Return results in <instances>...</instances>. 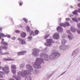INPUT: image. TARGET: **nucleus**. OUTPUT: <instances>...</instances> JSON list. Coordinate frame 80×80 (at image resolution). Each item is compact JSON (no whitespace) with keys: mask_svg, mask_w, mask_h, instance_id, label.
<instances>
[{"mask_svg":"<svg viewBox=\"0 0 80 80\" xmlns=\"http://www.w3.org/2000/svg\"><path fill=\"white\" fill-rule=\"evenodd\" d=\"M78 2H80V0H78Z\"/></svg>","mask_w":80,"mask_h":80,"instance_id":"46","label":"nucleus"},{"mask_svg":"<svg viewBox=\"0 0 80 80\" xmlns=\"http://www.w3.org/2000/svg\"><path fill=\"white\" fill-rule=\"evenodd\" d=\"M18 40L21 42V43L22 45H25L26 44V42L25 41V40L23 39H22L21 38H19L18 39Z\"/></svg>","mask_w":80,"mask_h":80,"instance_id":"4","label":"nucleus"},{"mask_svg":"<svg viewBox=\"0 0 80 80\" xmlns=\"http://www.w3.org/2000/svg\"><path fill=\"white\" fill-rule=\"evenodd\" d=\"M7 37L8 38H10V37H11V36L10 35H7Z\"/></svg>","mask_w":80,"mask_h":80,"instance_id":"34","label":"nucleus"},{"mask_svg":"<svg viewBox=\"0 0 80 80\" xmlns=\"http://www.w3.org/2000/svg\"><path fill=\"white\" fill-rule=\"evenodd\" d=\"M77 32L78 33H80V31L78 30H77Z\"/></svg>","mask_w":80,"mask_h":80,"instance_id":"38","label":"nucleus"},{"mask_svg":"<svg viewBox=\"0 0 80 80\" xmlns=\"http://www.w3.org/2000/svg\"><path fill=\"white\" fill-rule=\"evenodd\" d=\"M60 26H62V27H66V25H65V24L63 23H61L60 24Z\"/></svg>","mask_w":80,"mask_h":80,"instance_id":"16","label":"nucleus"},{"mask_svg":"<svg viewBox=\"0 0 80 80\" xmlns=\"http://www.w3.org/2000/svg\"><path fill=\"white\" fill-rule=\"evenodd\" d=\"M38 54V52L37 51H36L34 52V55H37Z\"/></svg>","mask_w":80,"mask_h":80,"instance_id":"27","label":"nucleus"},{"mask_svg":"<svg viewBox=\"0 0 80 80\" xmlns=\"http://www.w3.org/2000/svg\"><path fill=\"white\" fill-rule=\"evenodd\" d=\"M1 64V62H0V65Z\"/></svg>","mask_w":80,"mask_h":80,"instance_id":"47","label":"nucleus"},{"mask_svg":"<svg viewBox=\"0 0 80 80\" xmlns=\"http://www.w3.org/2000/svg\"><path fill=\"white\" fill-rule=\"evenodd\" d=\"M22 5H23V2H20V3H19L20 6H22Z\"/></svg>","mask_w":80,"mask_h":80,"instance_id":"33","label":"nucleus"},{"mask_svg":"<svg viewBox=\"0 0 80 80\" xmlns=\"http://www.w3.org/2000/svg\"><path fill=\"white\" fill-rule=\"evenodd\" d=\"M77 12H78L79 13H80V9H79L78 11L75 10L74 11L72 12L73 14L74 15H78V14H77Z\"/></svg>","mask_w":80,"mask_h":80,"instance_id":"7","label":"nucleus"},{"mask_svg":"<svg viewBox=\"0 0 80 80\" xmlns=\"http://www.w3.org/2000/svg\"><path fill=\"white\" fill-rule=\"evenodd\" d=\"M77 25L78 29H80V23H78Z\"/></svg>","mask_w":80,"mask_h":80,"instance_id":"29","label":"nucleus"},{"mask_svg":"<svg viewBox=\"0 0 80 80\" xmlns=\"http://www.w3.org/2000/svg\"><path fill=\"white\" fill-rule=\"evenodd\" d=\"M46 44H45V45Z\"/></svg>","mask_w":80,"mask_h":80,"instance_id":"55","label":"nucleus"},{"mask_svg":"<svg viewBox=\"0 0 80 80\" xmlns=\"http://www.w3.org/2000/svg\"><path fill=\"white\" fill-rule=\"evenodd\" d=\"M62 28H61V27H60L59 26L57 28V31H58L59 30H60Z\"/></svg>","mask_w":80,"mask_h":80,"instance_id":"21","label":"nucleus"},{"mask_svg":"<svg viewBox=\"0 0 80 80\" xmlns=\"http://www.w3.org/2000/svg\"><path fill=\"white\" fill-rule=\"evenodd\" d=\"M72 20H73L74 21H75L76 22H78V20H77V19H76L75 18H72Z\"/></svg>","mask_w":80,"mask_h":80,"instance_id":"25","label":"nucleus"},{"mask_svg":"<svg viewBox=\"0 0 80 80\" xmlns=\"http://www.w3.org/2000/svg\"><path fill=\"white\" fill-rule=\"evenodd\" d=\"M26 28L27 32H29L30 31V28L29 27L27 26Z\"/></svg>","mask_w":80,"mask_h":80,"instance_id":"20","label":"nucleus"},{"mask_svg":"<svg viewBox=\"0 0 80 80\" xmlns=\"http://www.w3.org/2000/svg\"><path fill=\"white\" fill-rule=\"evenodd\" d=\"M45 57H46L45 60L46 61L48 60L50 58V57L48 55H46Z\"/></svg>","mask_w":80,"mask_h":80,"instance_id":"14","label":"nucleus"},{"mask_svg":"<svg viewBox=\"0 0 80 80\" xmlns=\"http://www.w3.org/2000/svg\"><path fill=\"white\" fill-rule=\"evenodd\" d=\"M21 37L22 38H25L26 37V33L23 32H21Z\"/></svg>","mask_w":80,"mask_h":80,"instance_id":"9","label":"nucleus"},{"mask_svg":"<svg viewBox=\"0 0 80 80\" xmlns=\"http://www.w3.org/2000/svg\"><path fill=\"white\" fill-rule=\"evenodd\" d=\"M27 53V52L26 51H22L21 52H19L18 53V55H23L24 54H25Z\"/></svg>","mask_w":80,"mask_h":80,"instance_id":"6","label":"nucleus"},{"mask_svg":"<svg viewBox=\"0 0 80 80\" xmlns=\"http://www.w3.org/2000/svg\"><path fill=\"white\" fill-rule=\"evenodd\" d=\"M47 42L48 43V44L49 45H51L50 44L52 43V42H53V40H52V39H48L47 40Z\"/></svg>","mask_w":80,"mask_h":80,"instance_id":"10","label":"nucleus"},{"mask_svg":"<svg viewBox=\"0 0 80 80\" xmlns=\"http://www.w3.org/2000/svg\"><path fill=\"white\" fill-rule=\"evenodd\" d=\"M2 37H6V35H5V34L3 33H0V39H1Z\"/></svg>","mask_w":80,"mask_h":80,"instance_id":"13","label":"nucleus"},{"mask_svg":"<svg viewBox=\"0 0 80 80\" xmlns=\"http://www.w3.org/2000/svg\"><path fill=\"white\" fill-rule=\"evenodd\" d=\"M71 30L72 32H76V30H75V28L74 27L72 26L71 28Z\"/></svg>","mask_w":80,"mask_h":80,"instance_id":"11","label":"nucleus"},{"mask_svg":"<svg viewBox=\"0 0 80 80\" xmlns=\"http://www.w3.org/2000/svg\"><path fill=\"white\" fill-rule=\"evenodd\" d=\"M67 33H69V34L70 35L71 34V33L70 32V31L69 30H67Z\"/></svg>","mask_w":80,"mask_h":80,"instance_id":"35","label":"nucleus"},{"mask_svg":"<svg viewBox=\"0 0 80 80\" xmlns=\"http://www.w3.org/2000/svg\"><path fill=\"white\" fill-rule=\"evenodd\" d=\"M8 48V47H6L5 46L4 47H2V46H1L0 47V51L2 50V49H5V50H7Z\"/></svg>","mask_w":80,"mask_h":80,"instance_id":"12","label":"nucleus"},{"mask_svg":"<svg viewBox=\"0 0 80 80\" xmlns=\"http://www.w3.org/2000/svg\"><path fill=\"white\" fill-rule=\"evenodd\" d=\"M15 60L13 59L12 58H8V59H5L4 58L3 59V61H13Z\"/></svg>","mask_w":80,"mask_h":80,"instance_id":"8","label":"nucleus"},{"mask_svg":"<svg viewBox=\"0 0 80 80\" xmlns=\"http://www.w3.org/2000/svg\"><path fill=\"white\" fill-rule=\"evenodd\" d=\"M32 38V37H31V38Z\"/></svg>","mask_w":80,"mask_h":80,"instance_id":"56","label":"nucleus"},{"mask_svg":"<svg viewBox=\"0 0 80 80\" xmlns=\"http://www.w3.org/2000/svg\"><path fill=\"white\" fill-rule=\"evenodd\" d=\"M0 77H1V78H3V76H0Z\"/></svg>","mask_w":80,"mask_h":80,"instance_id":"44","label":"nucleus"},{"mask_svg":"<svg viewBox=\"0 0 80 80\" xmlns=\"http://www.w3.org/2000/svg\"><path fill=\"white\" fill-rule=\"evenodd\" d=\"M4 41V39H2V41Z\"/></svg>","mask_w":80,"mask_h":80,"instance_id":"43","label":"nucleus"},{"mask_svg":"<svg viewBox=\"0 0 80 80\" xmlns=\"http://www.w3.org/2000/svg\"><path fill=\"white\" fill-rule=\"evenodd\" d=\"M66 21H70V18H66Z\"/></svg>","mask_w":80,"mask_h":80,"instance_id":"30","label":"nucleus"},{"mask_svg":"<svg viewBox=\"0 0 80 80\" xmlns=\"http://www.w3.org/2000/svg\"><path fill=\"white\" fill-rule=\"evenodd\" d=\"M2 73H3V72H2Z\"/></svg>","mask_w":80,"mask_h":80,"instance_id":"48","label":"nucleus"},{"mask_svg":"<svg viewBox=\"0 0 80 80\" xmlns=\"http://www.w3.org/2000/svg\"><path fill=\"white\" fill-rule=\"evenodd\" d=\"M0 53H1V52H0Z\"/></svg>","mask_w":80,"mask_h":80,"instance_id":"53","label":"nucleus"},{"mask_svg":"<svg viewBox=\"0 0 80 80\" xmlns=\"http://www.w3.org/2000/svg\"><path fill=\"white\" fill-rule=\"evenodd\" d=\"M2 28L0 27V31H2Z\"/></svg>","mask_w":80,"mask_h":80,"instance_id":"40","label":"nucleus"},{"mask_svg":"<svg viewBox=\"0 0 80 80\" xmlns=\"http://www.w3.org/2000/svg\"><path fill=\"white\" fill-rule=\"evenodd\" d=\"M16 33H19L20 32L19 30H16L15 31Z\"/></svg>","mask_w":80,"mask_h":80,"instance_id":"31","label":"nucleus"},{"mask_svg":"<svg viewBox=\"0 0 80 80\" xmlns=\"http://www.w3.org/2000/svg\"><path fill=\"white\" fill-rule=\"evenodd\" d=\"M66 42V40H65L64 39H63L62 40V44H65Z\"/></svg>","mask_w":80,"mask_h":80,"instance_id":"18","label":"nucleus"},{"mask_svg":"<svg viewBox=\"0 0 80 80\" xmlns=\"http://www.w3.org/2000/svg\"><path fill=\"white\" fill-rule=\"evenodd\" d=\"M78 20H80V18H78Z\"/></svg>","mask_w":80,"mask_h":80,"instance_id":"45","label":"nucleus"},{"mask_svg":"<svg viewBox=\"0 0 80 80\" xmlns=\"http://www.w3.org/2000/svg\"><path fill=\"white\" fill-rule=\"evenodd\" d=\"M11 68H12V72L13 73H16V71L15 70L14 71V69L15 70L16 69V66L14 65H11Z\"/></svg>","mask_w":80,"mask_h":80,"instance_id":"3","label":"nucleus"},{"mask_svg":"<svg viewBox=\"0 0 80 80\" xmlns=\"http://www.w3.org/2000/svg\"><path fill=\"white\" fill-rule=\"evenodd\" d=\"M23 20H24V22H25L26 23H28V21L27 20V19L24 18L23 19Z\"/></svg>","mask_w":80,"mask_h":80,"instance_id":"22","label":"nucleus"},{"mask_svg":"<svg viewBox=\"0 0 80 80\" xmlns=\"http://www.w3.org/2000/svg\"><path fill=\"white\" fill-rule=\"evenodd\" d=\"M49 35H45V36L44 37L45 39H47V38H48V37H49Z\"/></svg>","mask_w":80,"mask_h":80,"instance_id":"24","label":"nucleus"},{"mask_svg":"<svg viewBox=\"0 0 80 80\" xmlns=\"http://www.w3.org/2000/svg\"><path fill=\"white\" fill-rule=\"evenodd\" d=\"M8 68V67L7 66H5V68H2L1 67H0V70L2 69V70L4 71L5 73H9Z\"/></svg>","mask_w":80,"mask_h":80,"instance_id":"1","label":"nucleus"},{"mask_svg":"<svg viewBox=\"0 0 80 80\" xmlns=\"http://www.w3.org/2000/svg\"><path fill=\"white\" fill-rule=\"evenodd\" d=\"M2 43L4 44V45L5 46L8 45V44L7 42H3Z\"/></svg>","mask_w":80,"mask_h":80,"instance_id":"26","label":"nucleus"},{"mask_svg":"<svg viewBox=\"0 0 80 80\" xmlns=\"http://www.w3.org/2000/svg\"><path fill=\"white\" fill-rule=\"evenodd\" d=\"M4 54L5 55H8V54H9V52H5L4 53Z\"/></svg>","mask_w":80,"mask_h":80,"instance_id":"36","label":"nucleus"},{"mask_svg":"<svg viewBox=\"0 0 80 80\" xmlns=\"http://www.w3.org/2000/svg\"><path fill=\"white\" fill-rule=\"evenodd\" d=\"M20 74H21V75H22V76H23L22 75V74H23V73H22V72H21Z\"/></svg>","mask_w":80,"mask_h":80,"instance_id":"41","label":"nucleus"},{"mask_svg":"<svg viewBox=\"0 0 80 80\" xmlns=\"http://www.w3.org/2000/svg\"><path fill=\"white\" fill-rule=\"evenodd\" d=\"M65 23L66 24V25L67 26H70V24H69V23L68 22H66Z\"/></svg>","mask_w":80,"mask_h":80,"instance_id":"28","label":"nucleus"},{"mask_svg":"<svg viewBox=\"0 0 80 80\" xmlns=\"http://www.w3.org/2000/svg\"><path fill=\"white\" fill-rule=\"evenodd\" d=\"M53 37L55 39H58L59 38V34L58 33H55L53 35Z\"/></svg>","mask_w":80,"mask_h":80,"instance_id":"5","label":"nucleus"},{"mask_svg":"<svg viewBox=\"0 0 80 80\" xmlns=\"http://www.w3.org/2000/svg\"><path fill=\"white\" fill-rule=\"evenodd\" d=\"M30 35H33L34 34V32H33V31H30Z\"/></svg>","mask_w":80,"mask_h":80,"instance_id":"17","label":"nucleus"},{"mask_svg":"<svg viewBox=\"0 0 80 80\" xmlns=\"http://www.w3.org/2000/svg\"><path fill=\"white\" fill-rule=\"evenodd\" d=\"M14 77V76H13V77Z\"/></svg>","mask_w":80,"mask_h":80,"instance_id":"51","label":"nucleus"},{"mask_svg":"<svg viewBox=\"0 0 80 80\" xmlns=\"http://www.w3.org/2000/svg\"><path fill=\"white\" fill-rule=\"evenodd\" d=\"M68 38L70 40H72V38H72V37L69 35L68 36Z\"/></svg>","mask_w":80,"mask_h":80,"instance_id":"23","label":"nucleus"},{"mask_svg":"<svg viewBox=\"0 0 80 80\" xmlns=\"http://www.w3.org/2000/svg\"><path fill=\"white\" fill-rule=\"evenodd\" d=\"M15 78H16V80H19V79H20V78L19 77H17V78L15 77Z\"/></svg>","mask_w":80,"mask_h":80,"instance_id":"32","label":"nucleus"},{"mask_svg":"<svg viewBox=\"0 0 80 80\" xmlns=\"http://www.w3.org/2000/svg\"><path fill=\"white\" fill-rule=\"evenodd\" d=\"M2 43H1L2 44Z\"/></svg>","mask_w":80,"mask_h":80,"instance_id":"49","label":"nucleus"},{"mask_svg":"<svg viewBox=\"0 0 80 80\" xmlns=\"http://www.w3.org/2000/svg\"><path fill=\"white\" fill-rule=\"evenodd\" d=\"M33 36H34V35H33Z\"/></svg>","mask_w":80,"mask_h":80,"instance_id":"54","label":"nucleus"},{"mask_svg":"<svg viewBox=\"0 0 80 80\" xmlns=\"http://www.w3.org/2000/svg\"><path fill=\"white\" fill-rule=\"evenodd\" d=\"M78 7H80V3H78Z\"/></svg>","mask_w":80,"mask_h":80,"instance_id":"39","label":"nucleus"},{"mask_svg":"<svg viewBox=\"0 0 80 80\" xmlns=\"http://www.w3.org/2000/svg\"><path fill=\"white\" fill-rule=\"evenodd\" d=\"M70 7H71L72 8H73V6H70Z\"/></svg>","mask_w":80,"mask_h":80,"instance_id":"42","label":"nucleus"},{"mask_svg":"<svg viewBox=\"0 0 80 80\" xmlns=\"http://www.w3.org/2000/svg\"><path fill=\"white\" fill-rule=\"evenodd\" d=\"M60 55V54L57 52H54L52 53L51 55H50V57L51 56H54V57H59Z\"/></svg>","mask_w":80,"mask_h":80,"instance_id":"2","label":"nucleus"},{"mask_svg":"<svg viewBox=\"0 0 80 80\" xmlns=\"http://www.w3.org/2000/svg\"><path fill=\"white\" fill-rule=\"evenodd\" d=\"M12 40H15V37H12Z\"/></svg>","mask_w":80,"mask_h":80,"instance_id":"37","label":"nucleus"},{"mask_svg":"<svg viewBox=\"0 0 80 80\" xmlns=\"http://www.w3.org/2000/svg\"><path fill=\"white\" fill-rule=\"evenodd\" d=\"M35 32L36 34L35 35H38V31L36 30L35 31Z\"/></svg>","mask_w":80,"mask_h":80,"instance_id":"19","label":"nucleus"},{"mask_svg":"<svg viewBox=\"0 0 80 80\" xmlns=\"http://www.w3.org/2000/svg\"><path fill=\"white\" fill-rule=\"evenodd\" d=\"M38 59H39V58H38Z\"/></svg>","mask_w":80,"mask_h":80,"instance_id":"52","label":"nucleus"},{"mask_svg":"<svg viewBox=\"0 0 80 80\" xmlns=\"http://www.w3.org/2000/svg\"><path fill=\"white\" fill-rule=\"evenodd\" d=\"M27 67H30L29 70L30 72H32V70H33V68H32V67H31L30 65H27Z\"/></svg>","mask_w":80,"mask_h":80,"instance_id":"15","label":"nucleus"},{"mask_svg":"<svg viewBox=\"0 0 80 80\" xmlns=\"http://www.w3.org/2000/svg\"><path fill=\"white\" fill-rule=\"evenodd\" d=\"M18 73H19V72H18Z\"/></svg>","mask_w":80,"mask_h":80,"instance_id":"50","label":"nucleus"}]
</instances>
